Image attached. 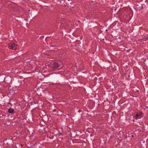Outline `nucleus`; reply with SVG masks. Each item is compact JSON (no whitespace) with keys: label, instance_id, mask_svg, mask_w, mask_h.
I'll use <instances>...</instances> for the list:
<instances>
[{"label":"nucleus","instance_id":"nucleus-1","mask_svg":"<svg viewBox=\"0 0 148 148\" xmlns=\"http://www.w3.org/2000/svg\"><path fill=\"white\" fill-rule=\"evenodd\" d=\"M17 47V45L14 42H11L8 45V47L10 49L15 50Z\"/></svg>","mask_w":148,"mask_h":148},{"label":"nucleus","instance_id":"nucleus-4","mask_svg":"<svg viewBox=\"0 0 148 148\" xmlns=\"http://www.w3.org/2000/svg\"><path fill=\"white\" fill-rule=\"evenodd\" d=\"M142 113L141 112L137 113L136 115L135 116V117L136 118H137L139 116H140L142 115Z\"/></svg>","mask_w":148,"mask_h":148},{"label":"nucleus","instance_id":"nucleus-6","mask_svg":"<svg viewBox=\"0 0 148 148\" xmlns=\"http://www.w3.org/2000/svg\"><path fill=\"white\" fill-rule=\"evenodd\" d=\"M62 68V67L60 68H59L58 69H61V68Z\"/></svg>","mask_w":148,"mask_h":148},{"label":"nucleus","instance_id":"nucleus-7","mask_svg":"<svg viewBox=\"0 0 148 148\" xmlns=\"http://www.w3.org/2000/svg\"><path fill=\"white\" fill-rule=\"evenodd\" d=\"M133 121H134V120H133Z\"/></svg>","mask_w":148,"mask_h":148},{"label":"nucleus","instance_id":"nucleus-5","mask_svg":"<svg viewBox=\"0 0 148 148\" xmlns=\"http://www.w3.org/2000/svg\"><path fill=\"white\" fill-rule=\"evenodd\" d=\"M132 137H133V135H132Z\"/></svg>","mask_w":148,"mask_h":148},{"label":"nucleus","instance_id":"nucleus-2","mask_svg":"<svg viewBox=\"0 0 148 148\" xmlns=\"http://www.w3.org/2000/svg\"><path fill=\"white\" fill-rule=\"evenodd\" d=\"M60 66V64H59L57 62H55L52 64L51 67L53 70H54L56 69H58V68Z\"/></svg>","mask_w":148,"mask_h":148},{"label":"nucleus","instance_id":"nucleus-3","mask_svg":"<svg viewBox=\"0 0 148 148\" xmlns=\"http://www.w3.org/2000/svg\"><path fill=\"white\" fill-rule=\"evenodd\" d=\"M8 112L10 113H12L14 112V110L13 109L10 108L9 109Z\"/></svg>","mask_w":148,"mask_h":148}]
</instances>
